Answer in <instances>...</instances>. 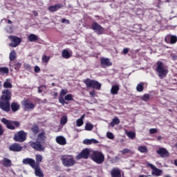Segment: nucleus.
Returning <instances> with one entry per match:
<instances>
[{"label":"nucleus","mask_w":177,"mask_h":177,"mask_svg":"<svg viewBox=\"0 0 177 177\" xmlns=\"http://www.w3.org/2000/svg\"><path fill=\"white\" fill-rule=\"evenodd\" d=\"M61 161L64 167H74L75 165V160L73 155H62Z\"/></svg>","instance_id":"nucleus-1"},{"label":"nucleus","mask_w":177,"mask_h":177,"mask_svg":"<svg viewBox=\"0 0 177 177\" xmlns=\"http://www.w3.org/2000/svg\"><path fill=\"white\" fill-rule=\"evenodd\" d=\"M1 122L6 125L7 129H10L11 131H15L16 128L20 127V122L17 121L9 120L5 118H3Z\"/></svg>","instance_id":"nucleus-2"},{"label":"nucleus","mask_w":177,"mask_h":177,"mask_svg":"<svg viewBox=\"0 0 177 177\" xmlns=\"http://www.w3.org/2000/svg\"><path fill=\"white\" fill-rule=\"evenodd\" d=\"M91 160L95 164H103L104 162V154L100 151H93L91 154Z\"/></svg>","instance_id":"nucleus-3"},{"label":"nucleus","mask_w":177,"mask_h":177,"mask_svg":"<svg viewBox=\"0 0 177 177\" xmlns=\"http://www.w3.org/2000/svg\"><path fill=\"white\" fill-rule=\"evenodd\" d=\"M156 71L160 78H165L169 71L168 67L165 66L162 62H158Z\"/></svg>","instance_id":"nucleus-4"},{"label":"nucleus","mask_w":177,"mask_h":177,"mask_svg":"<svg viewBox=\"0 0 177 177\" xmlns=\"http://www.w3.org/2000/svg\"><path fill=\"white\" fill-rule=\"evenodd\" d=\"M83 82L86 85L87 88H92L93 89H97V91H100V88H102V84L95 80L86 78L83 80Z\"/></svg>","instance_id":"nucleus-5"},{"label":"nucleus","mask_w":177,"mask_h":177,"mask_svg":"<svg viewBox=\"0 0 177 177\" xmlns=\"http://www.w3.org/2000/svg\"><path fill=\"white\" fill-rule=\"evenodd\" d=\"M13 140L15 142H19V143H23V142H26L27 140V133L24 130H21L17 131L13 137Z\"/></svg>","instance_id":"nucleus-6"},{"label":"nucleus","mask_w":177,"mask_h":177,"mask_svg":"<svg viewBox=\"0 0 177 177\" xmlns=\"http://www.w3.org/2000/svg\"><path fill=\"white\" fill-rule=\"evenodd\" d=\"M22 105L24 106V109L25 111H30L31 110H34L35 109V104L31 102V100L26 99L23 101Z\"/></svg>","instance_id":"nucleus-7"},{"label":"nucleus","mask_w":177,"mask_h":177,"mask_svg":"<svg viewBox=\"0 0 177 177\" xmlns=\"http://www.w3.org/2000/svg\"><path fill=\"white\" fill-rule=\"evenodd\" d=\"M8 39L12 41L9 44L11 48H16V46H19L21 44V38L17 37V36L10 35Z\"/></svg>","instance_id":"nucleus-8"},{"label":"nucleus","mask_w":177,"mask_h":177,"mask_svg":"<svg viewBox=\"0 0 177 177\" xmlns=\"http://www.w3.org/2000/svg\"><path fill=\"white\" fill-rule=\"evenodd\" d=\"M1 93V100L4 102H10V99H12V91L9 89H4L2 91Z\"/></svg>","instance_id":"nucleus-9"},{"label":"nucleus","mask_w":177,"mask_h":177,"mask_svg":"<svg viewBox=\"0 0 177 177\" xmlns=\"http://www.w3.org/2000/svg\"><path fill=\"white\" fill-rule=\"evenodd\" d=\"M92 30L98 35H102L104 33V28L102 27L97 22H93L91 25Z\"/></svg>","instance_id":"nucleus-10"},{"label":"nucleus","mask_w":177,"mask_h":177,"mask_svg":"<svg viewBox=\"0 0 177 177\" xmlns=\"http://www.w3.org/2000/svg\"><path fill=\"white\" fill-rule=\"evenodd\" d=\"M30 145L31 148L34 149V150H36V151H44L45 150V147H44L41 142L39 141H31Z\"/></svg>","instance_id":"nucleus-11"},{"label":"nucleus","mask_w":177,"mask_h":177,"mask_svg":"<svg viewBox=\"0 0 177 177\" xmlns=\"http://www.w3.org/2000/svg\"><path fill=\"white\" fill-rule=\"evenodd\" d=\"M91 155V150L89 149L86 148L83 149L81 153H80L77 156V160H81L82 158H84V160H88L89 158V156Z\"/></svg>","instance_id":"nucleus-12"},{"label":"nucleus","mask_w":177,"mask_h":177,"mask_svg":"<svg viewBox=\"0 0 177 177\" xmlns=\"http://www.w3.org/2000/svg\"><path fill=\"white\" fill-rule=\"evenodd\" d=\"M0 109L1 110H3V111L9 113V111H10V101H3V100H0Z\"/></svg>","instance_id":"nucleus-13"},{"label":"nucleus","mask_w":177,"mask_h":177,"mask_svg":"<svg viewBox=\"0 0 177 177\" xmlns=\"http://www.w3.org/2000/svg\"><path fill=\"white\" fill-rule=\"evenodd\" d=\"M9 150H10V151H14L15 153H19V151H21V150H23V147L20 144H19L17 142H15V143L12 144L11 145H10Z\"/></svg>","instance_id":"nucleus-14"},{"label":"nucleus","mask_w":177,"mask_h":177,"mask_svg":"<svg viewBox=\"0 0 177 177\" xmlns=\"http://www.w3.org/2000/svg\"><path fill=\"white\" fill-rule=\"evenodd\" d=\"M67 95V89H62L58 97L59 102L64 106V104H68V102L64 101V95Z\"/></svg>","instance_id":"nucleus-15"},{"label":"nucleus","mask_w":177,"mask_h":177,"mask_svg":"<svg viewBox=\"0 0 177 177\" xmlns=\"http://www.w3.org/2000/svg\"><path fill=\"white\" fill-rule=\"evenodd\" d=\"M22 162L24 165H30V167H31L32 169L37 167V165H35V160L31 158H26L23 159Z\"/></svg>","instance_id":"nucleus-16"},{"label":"nucleus","mask_w":177,"mask_h":177,"mask_svg":"<svg viewBox=\"0 0 177 177\" xmlns=\"http://www.w3.org/2000/svg\"><path fill=\"white\" fill-rule=\"evenodd\" d=\"M101 67L102 68H106V67H110V66H113V63L110 62V59L101 57L100 58Z\"/></svg>","instance_id":"nucleus-17"},{"label":"nucleus","mask_w":177,"mask_h":177,"mask_svg":"<svg viewBox=\"0 0 177 177\" xmlns=\"http://www.w3.org/2000/svg\"><path fill=\"white\" fill-rule=\"evenodd\" d=\"M157 154H158L162 158H165L169 157V152L167 151L165 148H159L156 151Z\"/></svg>","instance_id":"nucleus-18"},{"label":"nucleus","mask_w":177,"mask_h":177,"mask_svg":"<svg viewBox=\"0 0 177 177\" xmlns=\"http://www.w3.org/2000/svg\"><path fill=\"white\" fill-rule=\"evenodd\" d=\"M165 41L167 42V44H176L177 37L176 36L167 35L165 39Z\"/></svg>","instance_id":"nucleus-19"},{"label":"nucleus","mask_w":177,"mask_h":177,"mask_svg":"<svg viewBox=\"0 0 177 177\" xmlns=\"http://www.w3.org/2000/svg\"><path fill=\"white\" fill-rule=\"evenodd\" d=\"M63 6H64L62 3H57L55 6H50L48 7V10L51 12H57V10H59V9H62Z\"/></svg>","instance_id":"nucleus-20"},{"label":"nucleus","mask_w":177,"mask_h":177,"mask_svg":"<svg viewBox=\"0 0 177 177\" xmlns=\"http://www.w3.org/2000/svg\"><path fill=\"white\" fill-rule=\"evenodd\" d=\"M45 131H42L37 135V139L39 140L40 143H45L46 142V136H45Z\"/></svg>","instance_id":"nucleus-21"},{"label":"nucleus","mask_w":177,"mask_h":177,"mask_svg":"<svg viewBox=\"0 0 177 177\" xmlns=\"http://www.w3.org/2000/svg\"><path fill=\"white\" fill-rule=\"evenodd\" d=\"M55 140L57 143H58V145H60L61 146H64V145L67 143L66 141V138L62 136H57Z\"/></svg>","instance_id":"nucleus-22"},{"label":"nucleus","mask_w":177,"mask_h":177,"mask_svg":"<svg viewBox=\"0 0 177 177\" xmlns=\"http://www.w3.org/2000/svg\"><path fill=\"white\" fill-rule=\"evenodd\" d=\"M28 39L29 42H38V41H41V39L38 37V36L35 35V34H30Z\"/></svg>","instance_id":"nucleus-23"},{"label":"nucleus","mask_w":177,"mask_h":177,"mask_svg":"<svg viewBox=\"0 0 177 177\" xmlns=\"http://www.w3.org/2000/svg\"><path fill=\"white\" fill-rule=\"evenodd\" d=\"M33 169H35L36 176L44 177V172H42L39 166H35V167H33Z\"/></svg>","instance_id":"nucleus-24"},{"label":"nucleus","mask_w":177,"mask_h":177,"mask_svg":"<svg viewBox=\"0 0 177 177\" xmlns=\"http://www.w3.org/2000/svg\"><path fill=\"white\" fill-rule=\"evenodd\" d=\"M111 175L112 177H121V171L120 169H113L111 171Z\"/></svg>","instance_id":"nucleus-25"},{"label":"nucleus","mask_w":177,"mask_h":177,"mask_svg":"<svg viewBox=\"0 0 177 177\" xmlns=\"http://www.w3.org/2000/svg\"><path fill=\"white\" fill-rule=\"evenodd\" d=\"M2 162L3 165L6 168H10V167H12V160H10L9 158H3Z\"/></svg>","instance_id":"nucleus-26"},{"label":"nucleus","mask_w":177,"mask_h":177,"mask_svg":"<svg viewBox=\"0 0 177 177\" xmlns=\"http://www.w3.org/2000/svg\"><path fill=\"white\" fill-rule=\"evenodd\" d=\"M84 145H92V143H93L94 145H97V143H99V141L95 139H85L83 141Z\"/></svg>","instance_id":"nucleus-27"},{"label":"nucleus","mask_w":177,"mask_h":177,"mask_svg":"<svg viewBox=\"0 0 177 177\" xmlns=\"http://www.w3.org/2000/svg\"><path fill=\"white\" fill-rule=\"evenodd\" d=\"M62 56L64 59H70L73 56V53H70L68 50L64 49L62 53Z\"/></svg>","instance_id":"nucleus-28"},{"label":"nucleus","mask_w":177,"mask_h":177,"mask_svg":"<svg viewBox=\"0 0 177 177\" xmlns=\"http://www.w3.org/2000/svg\"><path fill=\"white\" fill-rule=\"evenodd\" d=\"M10 64L12 67H14L16 71H20V68H21V63L15 62H11Z\"/></svg>","instance_id":"nucleus-29"},{"label":"nucleus","mask_w":177,"mask_h":177,"mask_svg":"<svg viewBox=\"0 0 177 177\" xmlns=\"http://www.w3.org/2000/svg\"><path fill=\"white\" fill-rule=\"evenodd\" d=\"M118 91H120V86L113 85L111 88V95H118Z\"/></svg>","instance_id":"nucleus-30"},{"label":"nucleus","mask_w":177,"mask_h":177,"mask_svg":"<svg viewBox=\"0 0 177 177\" xmlns=\"http://www.w3.org/2000/svg\"><path fill=\"white\" fill-rule=\"evenodd\" d=\"M20 109V105L17 102H12L11 110L13 113H16Z\"/></svg>","instance_id":"nucleus-31"},{"label":"nucleus","mask_w":177,"mask_h":177,"mask_svg":"<svg viewBox=\"0 0 177 177\" xmlns=\"http://www.w3.org/2000/svg\"><path fill=\"white\" fill-rule=\"evenodd\" d=\"M35 160H36V162H35L36 167H39V165L41 164V162H42V155L36 154Z\"/></svg>","instance_id":"nucleus-32"},{"label":"nucleus","mask_w":177,"mask_h":177,"mask_svg":"<svg viewBox=\"0 0 177 177\" xmlns=\"http://www.w3.org/2000/svg\"><path fill=\"white\" fill-rule=\"evenodd\" d=\"M145 85H146V83L145 82L139 83L136 86L137 92H143V90L145 89Z\"/></svg>","instance_id":"nucleus-33"},{"label":"nucleus","mask_w":177,"mask_h":177,"mask_svg":"<svg viewBox=\"0 0 177 177\" xmlns=\"http://www.w3.org/2000/svg\"><path fill=\"white\" fill-rule=\"evenodd\" d=\"M145 165L147 168H150L152 169V175H156V166H154L153 164L149 163V162H147L145 163Z\"/></svg>","instance_id":"nucleus-34"},{"label":"nucleus","mask_w":177,"mask_h":177,"mask_svg":"<svg viewBox=\"0 0 177 177\" xmlns=\"http://www.w3.org/2000/svg\"><path fill=\"white\" fill-rule=\"evenodd\" d=\"M120 122V119L118 117H115L112 120V122H111L110 125L111 127H112V128H113L115 125H118Z\"/></svg>","instance_id":"nucleus-35"},{"label":"nucleus","mask_w":177,"mask_h":177,"mask_svg":"<svg viewBox=\"0 0 177 177\" xmlns=\"http://www.w3.org/2000/svg\"><path fill=\"white\" fill-rule=\"evenodd\" d=\"M4 74H9V68L6 66L0 67V75H4Z\"/></svg>","instance_id":"nucleus-36"},{"label":"nucleus","mask_w":177,"mask_h":177,"mask_svg":"<svg viewBox=\"0 0 177 177\" xmlns=\"http://www.w3.org/2000/svg\"><path fill=\"white\" fill-rule=\"evenodd\" d=\"M126 135L129 138V139H135V138H136V133L132 131H126Z\"/></svg>","instance_id":"nucleus-37"},{"label":"nucleus","mask_w":177,"mask_h":177,"mask_svg":"<svg viewBox=\"0 0 177 177\" xmlns=\"http://www.w3.org/2000/svg\"><path fill=\"white\" fill-rule=\"evenodd\" d=\"M17 57V56L16 55V51H15L14 50H12L10 53V62H15V59Z\"/></svg>","instance_id":"nucleus-38"},{"label":"nucleus","mask_w":177,"mask_h":177,"mask_svg":"<svg viewBox=\"0 0 177 177\" xmlns=\"http://www.w3.org/2000/svg\"><path fill=\"white\" fill-rule=\"evenodd\" d=\"M31 131L34 135H38L39 133V127L38 125L34 126L31 128Z\"/></svg>","instance_id":"nucleus-39"},{"label":"nucleus","mask_w":177,"mask_h":177,"mask_svg":"<svg viewBox=\"0 0 177 177\" xmlns=\"http://www.w3.org/2000/svg\"><path fill=\"white\" fill-rule=\"evenodd\" d=\"M93 129V124L91 123L87 122L85 126L86 131H92Z\"/></svg>","instance_id":"nucleus-40"},{"label":"nucleus","mask_w":177,"mask_h":177,"mask_svg":"<svg viewBox=\"0 0 177 177\" xmlns=\"http://www.w3.org/2000/svg\"><path fill=\"white\" fill-rule=\"evenodd\" d=\"M64 102L72 101V100H74V98H73L72 94H68L64 97Z\"/></svg>","instance_id":"nucleus-41"},{"label":"nucleus","mask_w":177,"mask_h":177,"mask_svg":"<svg viewBox=\"0 0 177 177\" xmlns=\"http://www.w3.org/2000/svg\"><path fill=\"white\" fill-rule=\"evenodd\" d=\"M138 150L140 153H147V147L146 146L138 147Z\"/></svg>","instance_id":"nucleus-42"},{"label":"nucleus","mask_w":177,"mask_h":177,"mask_svg":"<svg viewBox=\"0 0 177 177\" xmlns=\"http://www.w3.org/2000/svg\"><path fill=\"white\" fill-rule=\"evenodd\" d=\"M60 124L62 125H66L67 124V116H62L60 120Z\"/></svg>","instance_id":"nucleus-43"},{"label":"nucleus","mask_w":177,"mask_h":177,"mask_svg":"<svg viewBox=\"0 0 177 177\" xmlns=\"http://www.w3.org/2000/svg\"><path fill=\"white\" fill-rule=\"evenodd\" d=\"M12 87H13V85H12V83L9 82H4L3 88H5L6 89H8L9 88H12Z\"/></svg>","instance_id":"nucleus-44"},{"label":"nucleus","mask_w":177,"mask_h":177,"mask_svg":"<svg viewBox=\"0 0 177 177\" xmlns=\"http://www.w3.org/2000/svg\"><path fill=\"white\" fill-rule=\"evenodd\" d=\"M142 100H144V102H149L150 100V95L149 94H145L142 97Z\"/></svg>","instance_id":"nucleus-45"},{"label":"nucleus","mask_w":177,"mask_h":177,"mask_svg":"<svg viewBox=\"0 0 177 177\" xmlns=\"http://www.w3.org/2000/svg\"><path fill=\"white\" fill-rule=\"evenodd\" d=\"M49 60H50V57H48L45 55H43L42 62H44V63H48V62H49Z\"/></svg>","instance_id":"nucleus-46"},{"label":"nucleus","mask_w":177,"mask_h":177,"mask_svg":"<svg viewBox=\"0 0 177 177\" xmlns=\"http://www.w3.org/2000/svg\"><path fill=\"white\" fill-rule=\"evenodd\" d=\"M162 174V170L156 168V176H161Z\"/></svg>","instance_id":"nucleus-47"},{"label":"nucleus","mask_w":177,"mask_h":177,"mask_svg":"<svg viewBox=\"0 0 177 177\" xmlns=\"http://www.w3.org/2000/svg\"><path fill=\"white\" fill-rule=\"evenodd\" d=\"M76 125L77 127H82V125H84V120L77 119L76 121Z\"/></svg>","instance_id":"nucleus-48"},{"label":"nucleus","mask_w":177,"mask_h":177,"mask_svg":"<svg viewBox=\"0 0 177 177\" xmlns=\"http://www.w3.org/2000/svg\"><path fill=\"white\" fill-rule=\"evenodd\" d=\"M106 136L108 139H114V134H113L111 132H108L106 133Z\"/></svg>","instance_id":"nucleus-49"},{"label":"nucleus","mask_w":177,"mask_h":177,"mask_svg":"<svg viewBox=\"0 0 177 177\" xmlns=\"http://www.w3.org/2000/svg\"><path fill=\"white\" fill-rule=\"evenodd\" d=\"M24 67L25 69L27 70V71H30L31 70V68H32L30 64H24Z\"/></svg>","instance_id":"nucleus-50"},{"label":"nucleus","mask_w":177,"mask_h":177,"mask_svg":"<svg viewBox=\"0 0 177 177\" xmlns=\"http://www.w3.org/2000/svg\"><path fill=\"white\" fill-rule=\"evenodd\" d=\"M131 150L128 148L124 149L121 151L122 154H128V153H130Z\"/></svg>","instance_id":"nucleus-51"},{"label":"nucleus","mask_w":177,"mask_h":177,"mask_svg":"<svg viewBox=\"0 0 177 177\" xmlns=\"http://www.w3.org/2000/svg\"><path fill=\"white\" fill-rule=\"evenodd\" d=\"M3 133H5V129H3V127L0 124V136H3Z\"/></svg>","instance_id":"nucleus-52"},{"label":"nucleus","mask_w":177,"mask_h":177,"mask_svg":"<svg viewBox=\"0 0 177 177\" xmlns=\"http://www.w3.org/2000/svg\"><path fill=\"white\" fill-rule=\"evenodd\" d=\"M50 95L53 96L54 99H57V96L59 95V93L57 92H51Z\"/></svg>","instance_id":"nucleus-53"},{"label":"nucleus","mask_w":177,"mask_h":177,"mask_svg":"<svg viewBox=\"0 0 177 177\" xmlns=\"http://www.w3.org/2000/svg\"><path fill=\"white\" fill-rule=\"evenodd\" d=\"M134 28H138V31H142V25L141 24L134 25Z\"/></svg>","instance_id":"nucleus-54"},{"label":"nucleus","mask_w":177,"mask_h":177,"mask_svg":"<svg viewBox=\"0 0 177 177\" xmlns=\"http://www.w3.org/2000/svg\"><path fill=\"white\" fill-rule=\"evenodd\" d=\"M89 94L91 97H95V96H96V93L95 92V90H93V91H90Z\"/></svg>","instance_id":"nucleus-55"},{"label":"nucleus","mask_w":177,"mask_h":177,"mask_svg":"<svg viewBox=\"0 0 177 177\" xmlns=\"http://www.w3.org/2000/svg\"><path fill=\"white\" fill-rule=\"evenodd\" d=\"M129 52V48H125L123 49L122 53L123 55H127V53Z\"/></svg>","instance_id":"nucleus-56"},{"label":"nucleus","mask_w":177,"mask_h":177,"mask_svg":"<svg viewBox=\"0 0 177 177\" xmlns=\"http://www.w3.org/2000/svg\"><path fill=\"white\" fill-rule=\"evenodd\" d=\"M62 23H63V24H64V23H66V24H70V20H68V19H62Z\"/></svg>","instance_id":"nucleus-57"},{"label":"nucleus","mask_w":177,"mask_h":177,"mask_svg":"<svg viewBox=\"0 0 177 177\" xmlns=\"http://www.w3.org/2000/svg\"><path fill=\"white\" fill-rule=\"evenodd\" d=\"M41 71V68H39V66H35V73H39Z\"/></svg>","instance_id":"nucleus-58"},{"label":"nucleus","mask_w":177,"mask_h":177,"mask_svg":"<svg viewBox=\"0 0 177 177\" xmlns=\"http://www.w3.org/2000/svg\"><path fill=\"white\" fill-rule=\"evenodd\" d=\"M44 86L45 88V86H40L38 87L39 93H42V89H41V88H44Z\"/></svg>","instance_id":"nucleus-59"},{"label":"nucleus","mask_w":177,"mask_h":177,"mask_svg":"<svg viewBox=\"0 0 177 177\" xmlns=\"http://www.w3.org/2000/svg\"><path fill=\"white\" fill-rule=\"evenodd\" d=\"M149 133H156V129H151L149 130Z\"/></svg>","instance_id":"nucleus-60"},{"label":"nucleus","mask_w":177,"mask_h":177,"mask_svg":"<svg viewBox=\"0 0 177 177\" xmlns=\"http://www.w3.org/2000/svg\"><path fill=\"white\" fill-rule=\"evenodd\" d=\"M32 13H33L34 16H38V12L34 10V11H32Z\"/></svg>","instance_id":"nucleus-61"},{"label":"nucleus","mask_w":177,"mask_h":177,"mask_svg":"<svg viewBox=\"0 0 177 177\" xmlns=\"http://www.w3.org/2000/svg\"><path fill=\"white\" fill-rule=\"evenodd\" d=\"M85 118V115H82L79 120H82V121H84V119Z\"/></svg>","instance_id":"nucleus-62"},{"label":"nucleus","mask_w":177,"mask_h":177,"mask_svg":"<svg viewBox=\"0 0 177 177\" xmlns=\"http://www.w3.org/2000/svg\"><path fill=\"white\" fill-rule=\"evenodd\" d=\"M172 59H173V60H176L177 59V56L176 55H173Z\"/></svg>","instance_id":"nucleus-63"},{"label":"nucleus","mask_w":177,"mask_h":177,"mask_svg":"<svg viewBox=\"0 0 177 177\" xmlns=\"http://www.w3.org/2000/svg\"><path fill=\"white\" fill-rule=\"evenodd\" d=\"M7 22L8 24H12V21L10 19H8Z\"/></svg>","instance_id":"nucleus-64"}]
</instances>
